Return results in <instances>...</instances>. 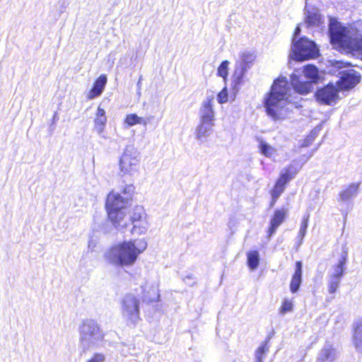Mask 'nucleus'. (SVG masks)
<instances>
[{"mask_svg": "<svg viewBox=\"0 0 362 362\" xmlns=\"http://www.w3.org/2000/svg\"><path fill=\"white\" fill-rule=\"evenodd\" d=\"M328 34L331 45L339 52L351 53L361 43V32L358 28L351 25H344L334 18L329 20Z\"/></svg>", "mask_w": 362, "mask_h": 362, "instance_id": "f257e3e1", "label": "nucleus"}, {"mask_svg": "<svg viewBox=\"0 0 362 362\" xmlns=\"http://www.w3.org/2000/svg\"><path fill=\"white\" fill-rule=\"evenodd\" d=\"M290 86L284 78L274 80L264 100L267 114L274 120L282 118L284 106L288 100Z\"/></svg>", "mask_w": 362, "mask_h": 362, "instance_id": "f03ea898", "label": "nucleus"}, {"mask_svg": "<svg viewBox=\"0 0 362 362\" xmlns=\"http://www.w3.org/2000/svg\"><path fill=\"white\" fill-rule=\"evenodd\" d=\"M146 243L136 240L123 241L111 247L105 257L111 264L119 266L133 264L138 256L146 248Z\"/></svg>", "mask_w": 362, "mask_h": 362, "instance_id": "7ed1b4c3", "label": "nucleus"}, {"mask_svg": "<svg viewBox=\"0 0 362 362\" xmlns=\"http://www.w3.org/2000/svg\"><path fill=\"white\" fill-rule=\"evenodd\" d=\"M129 197L123 198L118 193L111 191L107 195L105 209L107 220L115 227L126 226V208Z\"/></svg>", "mask_w": 362, "mask_h": 362, "instance_id": "20e7f679", "label": "nucleus"}, {"mask_svg": "<svg viewBox=\"0 0 362 362\" xmlns=\"http://www.w3.org/2000/svg\"><path fill=\"white\" fill-rule=\"evenodd\" d=\"M298 172V168L294 165L291 164L284 168L279 173L274 185L269 192L271 196L270 208H273L275 206L279 198L286 190L288 184L296 177Z\"/></svg>", "mask_w": 362, "mask_h": 362, "instance_id": "39448f33", "label": "nucleus"}, {"mask_svg": "<svg viewBox=\"0 0 362 362\" xmlns=\"http://www.w3.org/2000/svg\"><path fill=\"white\" fill-rule=\"evenodd\" d=\"M292 50L293 59L298 62H303L318 56V49L315 44L305 37L293 42Z\"/></svg>", "mask_w": 362, "mask_h": 362, "instance_id": "423d86ee", "label": "nucleus"}, {"mask_svg": "<svg viewBox=\"0 0 362 362\" xmlns=\"http://www.w3.org/2000/svg\"><path fill=\"white\" fill-rule=\"evenodd\" d=\"M336 252L339 256L338 262L333 267L334 273L330 275L328 283V291L332 294L336 293L340 286L348 260V251L344 247H341L340 252Z\"/></svg>", "mask_w": 362, "mask_h": 362, "instance_id": "0eeeda50", "label": "nucleus"}, {"mask_svg": "<svg viewBox=\"0 0 362 362\" xmlns=\"http://www.w3.org/2000/svg\"><path fill=\"white\" fill-rule=\"evenodd\" d=\"M122 314L129 325H135L139 320V302L132 295L126 296L122 300Z\"/></svg>", "mask_w": 362, "mask_h": 362, "instance_id": "6e6552de", "label": "nucleus"}, {"mask_svg": "<svg viewBox=\"0 0 362 362\" xmlns=\"http://www.w3.org/2000/svg\"><path fill=\"white\" fill-rule=\"evenodd\" d=\"M339 90L332 84H328L318 89L315 94L316 100L321 105H330L335 103L339 98Z\"/></svg>", "mask_w": 362, "mask_h": 362, "instance_id": "1a4fd4ad", "label": "nucleus"}, {"mask_svg": "<svg viewBox=\"0 0 362 362\" xmlns=\"http://www.w3.org/2000/svg\"><path fill=\"white\" fill-rule=\"evenodd\" d=\"M288 216V209L281 207L274 210L267 228V238H271L276 231L277 228L286 221Z\"/></svg>", "mask_w": 362, "mask_h": 362, "instance_id": "9d476101", "label": "nucleus"}, {"mask_svg": "<svg viewBox=\"0 0 362 362\" xmlns=\"http://www.w3.org/2000/svg\"><path fill=\"white\" fill-rule=\"evenodd\" d=\"M360 80V76L354 73L344 72L337 82V88L339 90H349L356 86Z\"/></svg>", "mask_w": 362, "mask_h": 362, "instance_id": "9b49d317", "label": "nucleus"}, {"mask_svg": "<svg viewBox=\"0 0 362 362\" xmlns=\"http://www.w3.org/2000/svg\"><path fill=\"white\" fill-rule=\"evenodd\" d=\"M214 97L210 96L204 100L201 105L199 111L200 121L214 124V110L213 109Z\"/></svg>", "mask_w": 362, "mask_h": 362, "instance_id": "f8f14e48", "label": "nucleus"}, {"mask_svg": "<svg viewBox=\"0 0 362 362\" xmlns=\"http://www.w3.org/2000/svg\"><path fill=\"white\" fill-rule=\"evenodd\" d=\"M130 220L133 224V230H136V228H139V232L142 233L147 226L146 215L142 207L136 206L134 209L130 216Z\"/></svg>", "mask_w": 362, "mask_h": 362, "instance_id": "ddd939ff", "label": "nucleus"}, {"mask_svg": "<svg viewBox=\"0 0 362 362\" xmlns=\"http://www.w3.org/2000/svg\"><path fill=\"white\" fill-rule=\"evenodd\" d=\"M138 162L136 156L131 152H124L120 158V169L124 173H131L136 170Z\"/></svg>", "mask_w": 362, "mask_h": 362, "instance_id": "4468645a", "label": "nucleus"}, {"mask_svg": "<svg viewBox=\"0 0 362 362\" xmlns=\"http://www.w3.org/2000/svg\"><path fill=\"white\" fill-rule=\"evenodd\" d=\"M303 264L300 261H297L295 263V271L292 274L291 280L290 281V290L291 293H296L300 286L302 282L303 274Z\"/></svg>", "mask_w": 362, "mask_h": 362, "instance_id": "2eb2a0df", "label": "nucleus"}, {"mask_svg": "<svg viewBox=\"0 0 362 362\" xmlns=\"http://www.w3.org/2000/svg\"><path fill=\"white\" fill-rule=\"evenodd\" d=\"M106 83L107 77L105 74H102L98 76L94 81L93 87L88 91L87 98L91 100L100 95Z\"/></svg>", "mask_w": 362, "mask_h": 362, "instance_id": "dca6fc26", "label": "nucleus"}, {"mask_svg": "<svg viewBox=\"0 0 362 362\" xmlns=\"http://www.w3.org/2000/svg\"><path fill=\"white\" fill-rule=\"evenodd\" d=\"M291 85L295 91L301 95L308 94L312 90L310 82L300 81L296 76L291 78Z\"/></svg>", "mask_w": 362, "mask_h": 362, "instance_id": "f3484780", "label": "nucleus"}, {"mask_svg": "<svg viewBox=\"0 0 362 362\" xmlns=\"http://www.w3.org/2000/svg\"><path fill=\"white\" fill-rule=\"evenodd\" d=\"M83 339H87L89 337H95L100 335L98 326L93 322H86L82 325Z\"/></svg>", "mask_w": 362, "mask_h": 362, "instance_id": "a211bd4d", "label": "nucleus"}, {"mask_svg": "<svg viewBox=\"0 0 362 362\" xmlns=\"http://www.w3.org/2000/svg\"><path fill=\"white\" fill-rule=\"evenodd\" d=\"M107 122L105 111L103 108L98 107L97 108L95 118L94 119V125L95 129L98 132H103Z\"/></svg>", "mask_w": 362, "mask_h": 362, "instance_id": "6ab92c4d", "label": "nucleus"}, {"mask_svg": "<svg viewBox=\"0 0 362 362\" xmlns=\"http://www.w3.org/2000/svg\"><path fill=\"white\" fill-rule=\"evenodd\" d=\"M336 359V351L332 347L321 349L317 358L318 362H333Z\"/></svg>", "mask_w": 362, "mask_h": 362, "instance_id": "aec40b11", "label": "nucleus"}, {"mask_svg": "<svg viewBox=\"0 0 362 362\" xmlns=\"http://www.w3.org/2000/svg\"><path fill=\"white\" fill-rule=\"evenodd\" d=\"M214 124H209L208 122H202L200 121V123L197 126L196 131V136L198 139H204L208 137L210 133L212 131V127Z\"/></svg>", "mask_w": 362, "mask_h": 362, "instance_id": "412c9836", "label": "nucleus"}, {"mask_svg": "<svg viewBox=\"0 0 362 362\" xmlns=\"http://www.w3.org/2000/svg\"><path fill=\"white\" fill-rule=\"evenodd\" d=\"M353 344L357 350L362 352V322L357 323L354 327Z\"/></svg>", "mask_w": 362, "mask_h": 362, "instance_id": "4be33fe9", "label": "nucleus"}, {"mask_svg": "<svg viewBox=\"0 0 362 362\" xmlns=\"http://www.w3.org/2000/svg\"><path fill=\"white\" fill-rule=\"evenodd\" d=\"M124 123L127 125V127H132L136 124H146V121L145 119L139 117L135 113L128 114L125 116L124 119Z\"/></svg>", "mask_w": 362, "mask_h": 362, "instance_id": "5701e85b", "label": "nucleus"}, {"mask_svg": "<svg viewBox=\"0 0 362 362\" xmlns=\"http://www.w3.org/2000/svg\"><path fill=\"white\" fill-rule=\"evenodd\" d=\"M322 22V17L317 12H310L306 16V23L308 26H319Z\"/></svg>", "mask_w": 362, "mask_h": 362, "instance_id": "b1692460", "label": "nucleus"}, {"mask_svg": "<svg viewBox=\"0 0 362 362\" xmlns=\"http://www.w3.org/2000/svg\"><path fill=\"white\" fill-rule=\"evenodd\" d=\"M359 185L358 183H353L349 185L345 189L341 192L340 197L343 200H348L353 196L356 194Z\"/></svg>", "mask_w": 362, "mask_h": 362, "instance_id": "393cba45", "label": "nucleus"}, {"mask_svg": "<svg viewBox=\"0 0 362 362\" xmlns=\"http://www.w3.org/2000/svg\"><path fill=\"white\" fill-rule=\"evenodd\" d=\"M269 349L268 340L263 341L255 351L256 362H262Z\"/></svg>", "mask_w": 362, "mask_h": 362, "instance_id": "a878e982", "label": "nucleus"}, {"mask_svg": "<svg viewBox=\"0 0 362 362\" xmlns=\"http://www.w3.org/2000/svg\"><path fill=\"white\" fill-rule=\"evenodd\" d=\"M247 265L250 269L254 270L259 265V253L257 250L250 251L247 254Z\"/></svg>", "mask_w": 362, "mask_h": 362, "instance_id": "bb28decb", "label": "nucleus"}, {"mask_svg": "<svg viewBox=\"0 0 362 362\" xmlns=\"http://www.w3.org/2000/svg\"><path fill=\"white\" fill-rule=\"evenodd\" d=\"M303 73L307 78L315 81L318 78V69L313 64H307L303 68Z\"/></svg>", "mask_w": 362, "mask_h": 362, "instance_id": "cd10ccee", "label": "nucleus"}, {"mask_svg": "<svg viewBox=\"0 0 362 362\" xmlns=\"http://www.w3.org/2000/svg\"><path fill=\"white\" fill-rule=\"evenodd\" d=\"M258 148L260 153L266 157H271L276 152L274 147L267 144L262 139L259 140Z\"/></svg>", "mask_w": 362, "mask_h": 362, "instance_id": "c85d7f7f", "label": "nucleus"}, {"mask_svg": "<svg viewBox=\"0 0 362 362\" xmlns=\"http://www.w3.org/2000/svg\"><path fill=\"white\" fill-rule=\"evenodd\" d=\"M293 309V304L291 300L284 299L279 308V313L284 315L288 312H291Z\"/></svg>", "mask_w": 362, "mask_h": 362, "instance_id": "c756f323", "label": "nucleus"}, {"mask_svg": "<svg viewBox=\"0 0 362 362\" xmlns=\"http://www.w3.org/2000/svg\"><path fill=\"white\" fill-rule=\"evenodd\" d=\"M228 62L227 60L223 61L219 66L218 67L217 70V75L221 78H223V80H226L228 76Z\"/></svg>", "mask_w": 362, "mask_h": 362, "instance_id": "7c9ffc66", "label": "nucleus"}, {"mask_svg": "<svg viewBox=\"0 0 362 362\" xmlns=\"http://www.w3.org/2000/svg\"><path fill=\"white\" fill-rule=\"evenodd\" d=\"M218 102L221 104L225 103L228 100V91L226 88H223L217 96Z\"/></svg>", "mask_w": 362, "mask_h": 362, "instance_id": "2f4dec72", "label": "nucleus"}, {"mask_svg": "<svg viewBox=\"0 0 362 362\" xmlns=\"http://www.w3.org/2000/svg\"><path fill=\"white\" fill-rule=\"evenodd\" d=\"M105 355L100 353L94 354L86 362H104Z\"/></svg>", "mask_w": 362, "mask_h": 362, "instance_id": "473e14b6", "label": "nucleus"}, {"mask_svg": "<svg viewBox=\"0 0 362 362\" xmlns=\"http://www.w3.org/2000/svg\"><path fill=\"white\" fill-rule=\"evenodd\" d=\"M122 193L124 195L129 196V199H131L134 193V187L132 185H127L122 189Z\"/></svg>", "mask_w": 362, "mask_h": 362, "instance_id": "72a5a7b5", "label": "nucleus"}, {"mask_svg": "<svg viewBox=\"0 0 362 362\" xmlns=\"http://www.w3.org/2000/svg\"><path fill=\"white\" fill-rule=\"evenodd\" d=\"M309 223V216H304L301 221L300 232L304 234L306 231Z\"/></svg>", "mask_w": 362, "mask_h": 362, "instance_id": "f704fd0d", "label": "nucleus"}, {"mask_svg": "<svg viewBox=\"0 0 362 362\" xmlns=\"http://www.w3.org/2000/svg\"><path fill=\"white\" fill-rule=\"evenodd\" d=\"M299 32H300L299 27H296L295 29V31H294V36L296 37V35H298Z\"/></svg>", "mask_w": 362, "mask_h": 362, "instance_id": "c9c22d12", "label": "nucleus"}]
</instances>
